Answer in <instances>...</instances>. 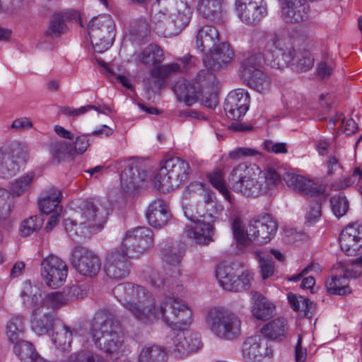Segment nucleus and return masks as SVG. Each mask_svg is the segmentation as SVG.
<instances>
[{
    "label": "nucleus",
    "instance_id": "38",
    "mask_svg": "<svg viewBox=\"0 0 362 362\" xmlns=\"http://www.w3.org/2000/svg\"><path fill=\"white\" fill-rule=\"evenodd\" d=\"M165 58L163 49L156 44L148 45L136 56V59L141 64L149 66H158Z\"/></svg>",
    "mask_w": 362,
    "mask_h": 362
},
{
    "label": "nucleus",
    "instance_id": "40",
    "mask_svg": "<svg viewBox=\"0 0 362 362\" xmlns=\"http://www.w3.org/2000/svg\"><path fill=\"white\" fill-rule=\"evenodd\" d=\"M167 354L164 348L153 344L144 346L138 356V362H166Z\"/></svg>",
    "mask_w": 362,
    "mask_h": 362
},
{
    "label": "nucleus",
    "instance_id": "17",
    "mask_svg": "<svg viewBox=\"0 0 362 362\" xmlns=\"http://www.w3.org/2000/svg\"><path fill=\"white\" fill-rule=\"evenodd\" d=\"M70 261L72 266L82 276L94 277L100 270L98 256L87 247L76 246L71 250Z\"/></svg>",
    "mask_w": 362,
    "mask_h": 362
},
{
    "label": "nucleus",
    "instance_id": "53",
    "mask_svg": "<svg viewBox=\"0 0 362 362\" xmlns=\"http://www.w3.org/2000/svg\"><path fill=\"white\" fill-rule=\"evenodd\" d=\"M254 255L258 259L262 278L265 279L272 276L274 274V265L270 257L260 250H255Z\"/></svg>",
    "mask_w": 362,
    "mask_h": 362
},
{
    "label": "nucleus",
    "instance_id": "48",
    "mask_svg": "<svg viewBox=\"0 0 362 362\" xmlns=\"http://www.w3.org/2000/svg\"><path fill=\"white\" fill-rule=\"evenodd\" d=\"M13 344L15 354L23 362H28L36 351L33 345L24 339Z\"/></svg>",
    "mask_w": 362,
    "mask_h": 362
},
{
    "label": "nucleus",
    "instance_id": "50",
    "mask_svg": "<svg viewBox=\"0 0 362 362\" xmlns=\"http://www.w3.org/2000/svg\"><path fill=\"white\" fill-rule=\"evenodd\" d=\"M209 179L211 185L221 193L226 200L230 202V194L226 186L223 173L221 170H216L209 175Z\"/></svg>",
    "mask_w": 362,
    "mask_h": 362
},
{
    "label": "nucleus",
    "instance_id": "49",
    "mask_svg": "<svg viewBox=\"0 0 362 362\" xmlns=\"http://www.w3.org/2000/svg\"><path fill=\"white\" fill-rule=\"evenodd\" d=\"M181 65L177 62L170 63L153 67L151 71L153 78L161 79L174 73H181Z\"/></svg>",
    "mask_w": 362,
    "mask_h": 362
},
{
    "label": "nucleus",
    "instance_id": "9",
    "mask_svg": "<svg viewBox=\"0 0 362 362\" xmlns=\"http://www.w3.org/2000/svg\"><path fill=\"white\" fill-rule=\"evenodd\" d=\"M206 323L216 337L231 340L241 334V321L234 313L224 308L210 309L206 317Z\"/></svg>",
    "mask_w": 362,
    "mask_h": 362
},
{
    "label": "nucleus",
    "instance_id": "12",
    "mask_svg": "<svg viewBox=\"0 0 362 362\" xmlns=\"http://www.w3.org/2000/svg\"><path fill=\"white\" fill-rule=\"evenodd\" d=\"M88 35L94 50L102 53L108 49L115 40V23L109 15L93 18L88 24Z\"/></svg>",
    "mask_w": 362,
    "mask_h": 362
},
{
    "label": "nucleus",
    "instance_id": "10",
    "mask_svg": "<svg viewBox=\"0 0 362 362\" xmlns=\"http://www.w3.org/2000/svg\"><path fill=\"white\" fill-rule=\"evenodd\" d=\"M25 144L13 141L0 148V177L10 178L16 175L28 160Z\"/></svg>",
    "mask_w": 362,
    "mask_h": 362
},
{
    "label": "nucleus",
    "instance_id": "19",
    "mask_svg": "<svg viewBox=\"0 0 362 362\" xmlns=\"http://www.w3.org/2000/svg\"><path fill=\"white\" fill-rule=\"evenodd\" d=\"M216 276L223 289L235 292L247 289L253 280L252 274L248 271L242 272L240 276H237L234 274L232 267L223 264L218 266Z\"/></svg>",
    "mask_w": 362,
    "mask_h": 362
},
{
    "label": "nucleus",
    "instance_id": "5",
    "mask_svg": "<svg viewBox=\"0 0 362 362\" xmlns=\"http://www.w3.org/2000/svg\"><path fill=\"white\" fill-rule=\"evenodd\" d=\"M90 334L95 347L107 356L113 358L124 353L125 348L119 323L108 311L102 310L95 314Z\"/></svg>",
    "mask_w": 362,
    "mask_h": 362
},
{
    "label": "nucleus",
    "instance_id": "61",
    "mask_svg": "<svg viewBox=\"0 0 362 362\" xmlns=\"http://www.w3.org/2000/svg\"><path fill=\"white\" fill-rule=\"evenodd\" d=\"M191 198H193L192 194L187 197V199H185L184 196L182 197V209L185 217L194 222L198 219L197 217L198 211L194 202L196 199H194L193 202H189Z\"/></svg>",
    "mask_w": 362,
    "mask_h": 362
},
{
    "label": "nucleus",
    "instance_id": "58",
    "mask_svg": "<svg viewBox=\"0 0 362 362\" xmlns=\"http://www.w3.org/2000/svg\"><path fill=\"white\" fill-rule=\"evenodd\" d=\"M193 199H197V196L199 195L204 197L205 202H209L210 200V194L204 188V185L199 182H194L189 185L184 192V197L192 195Z\"/></svg>",
    "mask_w": 362,
    "mask_h": 362
},
{
    "label": "nucleus",
    "instance_id": "62",
    "mask_svg": "<svg viewBox=\"0 0 362 362\" xmlns=\"http://www.w3.org/2000/svg\"><path fill=\"white\" fill-rule=\"evenodd\" d=\"M343 115H337L338 118L334 119H330V122H332L334 125L336 124L337 121H341L340 127L344 129V132L347 135H351L354 134L357 130V124L356 122L351 117L346 118L341 117Z\"/></svg>",
    "mask_w": 362,
    "mask_h": 362
},
{
    "label": "nucleus",
    "instance_id": "8",
    "mask_svg": "<svg viewBox=\"0 0 362 362\" xmlns=\"http://www.w3.org/2000/svg\"><path fill=\"white\" fill-rule=\"evenodd\" d=\"M191 173L189 163L179 157H170L160 163V168L154 178V186L165 193L184 184Z\"/></svg>",
    "mask_w": 362,
    "mask_h": 362
},
{
    "label": "nucleus",
    "instance_id": "25",
    "mask_svg": "<svg viewBox=\"0 0 362 362\" xmlns=\"http://www.w3.org/2000/svg\"><path fill=\"white\" fill-rule=\"evenodd\" d=\"M309 6L305 0H283L282 18L286 23H299L308 17Z\"/></svg>",
    "mask_w": 362,
    "mask_h": 362
},
{
    "label": "nucleus",
    "instance_id": "21",
    "mask_svg": "<svg viewBox=\"0 0 362 362\" xmlns=\"http://www.w3.org/2000/svg\"><path fill=\"white\" fill-rule=\"evenodd\" d=\"M129 255L124 250L112 249L107 253L104 270L113 279H122L129 273Z\"/></svg>",
    "mask_w": 362,
    "mask_h": 362
},
{
    "label": "nucleus",
    "instance_id": "24",
    "mask_svg": "<svg viewBox=\"0 0 362 362\" xmlns=\"http://www.w3.org/2000/svg\"><path fill=\"white\" fill-rule=\"evenodd\" d=\"M194 226H186V235L200 245H208L214 242L215 228L214 221H206L205 219H197Z\"/></svg>",
    "mask_w": 362,
    "mask_h": 362
},
{
    "label": "nucleus",
    "instance_id": "22",
    "mask_svg": "<svg viewBox=\"0 0 362 362\" xmlns=\"http://www.w3.org/2000/svg\"><path fill=\"white\" fill-rule=\"evenodd\" d=\"M242 354L247 362L261 361L265 357H270L273 350L267 339L260 335L247 338L243 344Z\"/></svg>",
    "mask_w": 362,
    "mask_h": 362
},
{
    "label": "nucleus",
    "instance_id": "4",
    "mask_svg": "<svg viewBox=\"0 0 362 362\" xmlns=\"http://www.w3.org/2000/svg\"><path fill=\"white\" fill-rule=\"evenodd\" d=\"M110 212L108 202L97 198L86 199L80 206L76 218L64 221L65 230L71 238L98 233L104 228Z\"/></svg>",
    "mask_w": 362,
    "mask_h": 362
},
{
    "label": "nucleus",
    "instance_id": "28",
    "mask_svg": "<svg viewBox=\"0 0 362 362\" xmlns=\"http://www.w3.org/2000/svg\"><path fill=\"white\" fill-rule=\"evenodd\" d=\"M122 166L124 167L121 174V187L127 193L133 192L139 183L144 180L137 165L132 161H123Z\"/></svg>",
    "mask_w": 362,
    "mask_h": 362
},
{
    "label": "nucleus",
    "instance_id": "56",
    "mask_svg": "<svg viewBox=\"0 0 362 362\" xmlns=\"http://www.w3.org/2000/svg\"><path fill=\"white\" fill-rule=\"evenodd\" d=\"M66 30L64 21V17L61 14L53 16L49 25L46 30V35L52 37H57L61 35Z\"/></svg>",
    "mask_w": 362,
    "mask_h": 362
},
{
    "label": "nucleus",
    "instance_id": "15",
    "mask_svg": "<svg viewBox=\"0 0 362 362\" xmlns=\"http://www.w3.org/2000/svg\"><path fill=\"white\" fill-rule=\"evenodd\" d=\"M339 266L343 274L334 275L325 281V287L329 294L346 295L351 290L349 286V279H356L362 274V256L356 259L349 267H344L341 263Z\"/></svg>",
    "mask_w": 362,
    "mask_h": 362
},
{
    "label": "nucleus",
    "instance_id": "33",
    "mask_svg": "<svg viewBox=\"0 0 362 362\" xmlns=\"http://www.w3.org/2000/svg\"><path fill=\"white\" fill-rule=\"evenodd\" d=\"M197 11L206 20L219 21L225 13L223 0H198Z\"/></svg>",
    "mask_w": 362,
    "mask_h": 362
},
{
    "label": "nucleus",
    "instance_id": "44",
    "mask_svg": "<svg viewBox=\"0 0 362 362\" xmlns=\"http://www.w3.org/2000/svg\"><path fill=\"white\" fill-rule=\"evenodd\" d=\"M149 33L147 21L145 19H139L131 24L129 37L133 42H141L148 37Z\"/></svg>",
    "mask_w": 362,
    "mask_h": 362
},
{
    "label": "nucleus",
    "instance_id": "3",
    "mask_svg": "<svg viewBox=\"0 0 362 362\" xmlns=\"http://www.w3.org/2000/svg\"><path fill=\"white\" fill-rule=\"evenodd\" d=\"M259 38L263 44L264 63L272 68L282 69L291 65L296 71L310 70L314 58L308 50L296 52L291 40L279 33H261Z\"/></svg>",
    "mask_w": 362,
    "mask_h": 362
},
{
    "label": "nucleus",
    "instance_id": "2",
    "mask_svg": "<svg viewBox=\"0 0 362 362\" xmlns=\"http://www.w3.org/2000/svg\"><path fill=\"white\" fill-rule=\"evenodd\" d=\"M281 181V175L273 168L262 170L255 163H241L228 175L230 188L247 198L271 194Z\"/></svg>",
    "mask_w": 362,
    "mask_h": 362
},
{
    "label": "nucleus",
    "instance_id": "29",
    "mask_svg": "<svg viewBox=\"0 0 362 362\" xmlns=\"http://www.w3.org/2000/svg\"><path fill=\"white\" fill-rule=\"evenodd\" d=\"M214 48V51L210 54L203 58L206 67L213 69H220L233 58V52L228 44L223 42L218 45H216Z\"/></svg>",
    "mask_w": 362,
    "mask_h": 362
},
{
    "label": "nucleus",
    "instance_id": "52",
    "mask_svg": "<svg viewBox=\"0 0 362 362\" xmlns=\"http://www.w3.org/2000/svg\"><path fill=\"white\" fill-rule=\"evenodd\" d=\"M330 204L333 214L337 218H341L348 211L349 202L346 197L341 194L332 197Z\"/></svg>",
    "mask_w": 362,
    "mask_h": 362
},
{
    "label": "nucleus",
    "instance_id": "6",
    "mask_svg": "<svg viewBox=\"0 0 362 362\" xmlns=\"http://www.w3.org/2000/svg\"><path fill=\"white\" fill-rule=\"evenodd\" d=\"M192 8L181 0H168L163 10L155 13L151 18L155 29L164 35L180 33L190 22Z\"/></svg>",
    "mask_w": 362,
    "mask_h": 362
},
{
    "label": "nucleus",
    "instance_id": "7",
    "mask_svg": "<svg viewBox=\"0 0 362 362\" xmlns=\"http://www.w3.org/2000/svg\"><path fill=\"white\" fill-rule=\"evenodd\" d=\"M233 236L239 247H244L254 243L264 245L269 243L277 230L276 222L269 216L250 222L246 228L238 218H235L232 224Z\"/></svg>",
    "mask_w": 362,
    "mask_h": 362
},
{
    "label": "nucleus",
    "instance_id": "18",
    "mask_svg": "<svg viewBox=\"0 0 362 362\" xmlns=\"http://www.w3.org/2000/svg\"><path fill=\"white\" fill-rule=\"evenodd\" d=\"M68 269L66 263L57 256L49 255L41 262V275L50 288L61 286L66 281Z\"/></svg>",
    "mask_w": 362,
    "mask_h": 362
},
{
    "label": "nucleus",
    "instance_id": "34",
    "mask_svg": "<svg viewBox=\"0 0 362 362\" xmlns=\"http://www.w3.org/2000/svg\"><path fill=\"white\" fill-rule=\"evenodd\" d=\"M219 33L215 27L205 25L199 29L196 36V45L202 52L211 50L219 42Z\"/></svg>",
    "mask_w": 362,
    "mask_h": 362
},
{
    "label": "nucleus",
    "instance_id": "42",
    "mask_svg": "<svg viewBox=\"0 0 362 362\" xmlns=\"http://www.w3.org/2000/svg\"><path fill=\"white\" fill-rule=\"evenodd\" d=\"M25 330V319L21 316L12 317L6 325V335L8 341L15 344L23 340Z\"/></svg>",
    "mask_w": 362,
    "mask_h": 362
},
{
    "label": "nucleus",
    "instance_id": "30",
    "mask_svg": "<svg viewBox=\"0 0 362 362\" xmlns=\"http://www.w3.org/2000/svg\"><path fill=\"white\" fill-rule=\"evenodd\" d=\"M198 83L204 89H211L209 96H204L202 99L203 105L209 110H214L218 103V83L216 76L209 71H201L197 75Z\"/></svg>",
    "mask_w": 362,
    "mask_h": 362
},
{
    "label": "nucleus",
    "instance_id": "51",
    "mask_svg": "<svg viewBox=\"0 0 362 362\" xmlns=\"http://www.w3.org/2000/svg\"><path fill=\"white\" fill-rule=\"evenodd\" d=\"M51 111L56 112L57 113H85L89 111H96L99 113H105V112H111V109L108 106H103V107H99L94 105H86L81 107L78 109H72L69 107H53Z\"/></svg>",
    "mask_w": 362,
    "mask_h": 362
},
{
    "label": "nucleus",
    "instance_id": "1",
    "mask_svg": "<svg viewBox=\"0 0 362 362\" xmlns=\"http://www.w3.org/2000/svg\"><path fill=\"white\" fill-rule=\"evenodd\" d=\"M113 293L122 306L136 320L152 325L160 318L168 326L178 328L192 323V313L181 300L165 297L160 304L144 287L127 282L113 288Z\"/></svg>",
    "mask_w": 362,
    "mask_h": 362
},
{
    "label": "nucleus",
    "instance_id": "26",
    "mask_svg": "<svg viewBox=\"0 0 362 362\" xmlns=\"http://www.w3.org/2000/svg\"><path fill=\"white\" fill-rule=\"evenodd\" d=\"M283 180L288 187L305 194L315 196L323 192L320 185L293 173H285L283 175Z\"/></svg>",
    "mask_w": 362,
    "mask_h": 362
},
{
    "label": "nucleus",
    "instance_id": "23",
    "mask_svg": "<svg viewBox=\"0 0 362 362\" xmlns=\"http://www.w3.org/2000/svg\"><path fill=\"white\" fill-rule=\"evenodd\" d=\"M339 244L347 255H355L362 249V225L353 223L344 228L339 236Z\"/></svg>",
    "mask_w": 362,
    "mask_h": 362
},
{
    "label": "nucleus",
    "instance_id": "13",
    "mask_svg": "<svg viewBox=\"0 0 362 362\" xmlns=\"http://www.w3.org/2000/svg\"><path fill=\"white\" fill-rule=\"evenodd\" d=\"M21 295L26 306L39 305L42 309L45 306L58 308L69 301L67 295L58 291L50 293L43 298L39 288L33 286L30 281L25 282Z\"/></svg>",
    "mask_w": 362,
    "mask_h": 362
},
{
    "label": "nucleus",
    "instance_id": "16",
    "mask_svg": "<svg viewBox=\"0 0 362 362\" xmlns=\"http://www.w3.org/2000/svg\"><path fill=\"white\" fill-rule=\"evenodd\" d=\"M153 245L152 230L146 227H138L128 230L122 242V249L129 257L143 254Z\"/></svg>",
    "mask_w": 362,
    "mask_h": 362
},
{
    "label": "nucleus",
    "instance_id": "60",
    "mask_svg": "<svg viewBox=\"0 0 362 362\" xmlns=\"http://www.w3.org/2000/svg\"><path fill=\"white\" fill-rule=\"evenodd\" d=\"M11 212L10 194L0 187V221L6 219Z\"/></svg>",
    "mask_w": 362,
    "mask_h": 362
},
{
    "label": "nucleus",
    "instance_id": "47",
    "mask_svg": "<svg viewBox=\"0 0 362 362\" xmlns=\"http://www.w3.org/2000/svg\"><path fill=\"white\" fill-rule=\"evenodd\" d=\"M177 274L178 272L175 271L170 277L164 278L160 273L154 271L149 276V282L153 286L158 288L166 287L167 290H169L173 288V285L175 284V279Z\"/></svg>",
    "mask_w": 362,
    "mask_h": 362
},
{
    "label": "nucleus",
    "instance_id": "45",
    "mask_svg": "<svg viewBox=\"0 0 362 362\" xmlns=\"http://www.w3.org/2000/svg\"><path fill=\"white\" fill-rule=\"evenodd\" d=\"M288 300L295 311H303L306 317H312L313 304L308 298L289 293Z\"/></svg>",
    "mask_w": 362,
    "mask_h": 362
},
{
    "label": "nucleus",
    "instance_id": "63",
    "mask_svg": "<svg viewBox=\"0 0 362 362\" xmlns=\"http://www.w3.org/2000/svg\"><path fill=\"white\" fill-rule=\"evenodd\" d=\"M162 252L164 260L169 264L176 265L181 262L182 253L177 247L164 249Z\"/></svg>",
    "mask_w": 362,
    "mask_h": 362
},
{
    "label": "nucleus",
    "instance_id": "43",
    "mask_svg": "<svg viewBox=\"0 0 362 362\" xmlns=\"http://www.w3.org/2000/svg\"><path fill=\"white\" fill-rule=\"evenodd\" d=\"M35 173L28 172L13 180L10 185V193L13 196L19 197L25 193L30 188L35 179Z\"/></svg>",
    "mask_w": 362,
    "mask_h": 362
},
{
    "label": "nucleus",
    "instance_id": "31",
    "mask_svg": "<svg viewBox=\"0 0 362 362\" xmlns=\"http://www.w3.org/2000/svg\"><path fill=\"white\" fill-rule=\"evenodd\" d=\"M171 215L166 203L161 199L153 202L148 206L146 218L149 224L160 228L167 224Z\"/></svg>",
    "mask_w": 362,
    "mask_h": 362
},
{
    "label": "nucleus",
    "instance_id": "41",
    "mask_svg": "<svg viewBox=\"0 0 362 362\" xmlns=\"http://www.w3.org/2000/svg\"><path fill=\"white\" fill-rule=\"evenodd\" d=\"M261 332L266 337L272 339H281L287 332L286 321L284 318H276L264 325Z\"/></svg>",
    "mask_w": 362,
    "mask_h": 362
},
{
    "label": "nucleus",
    "instance_id": "54",
    "mask_svg": "<svg viewBox=\"0 0 362 362\" xmlns=\"http://www.w3.org/2000/svg\"><path fill=\"white\" fill-rule=\"evenodd\" d=\"M50 148L52 153L59 160L63 159L66 156H74L73 145L66 141L52 143Z\"/></svg>",
    "mask_w": 362,
    "mask_h": 362
},
{
    "label": "nucleus",
    "instance_id": "14",
    "mask_svg": "<svg viewBox=\"0 0 362 362\" xmlns=\"http://www.w3.org/2000/svg\"><path fill=\"white\" fill-rule=\"evenodd\" d=\"M165 343L169 350L180 357L198 351L202 346L199 334L188 329L172 331L166 337Z\"/></svg>",
    "mask_w": 362,
    "mask_h": 362
},
{
    "label": "nucleus",
    "instance_id": "11",
    "mask_svg": "<svg viewBox=\"0 0 362 362\" xmlns=\"http://www.w3.org/2000/svg\"><path fill=\"white\" fill-rule=\"evenodd\" d=\"M263 49V46L259 45ZM263 57V52L251 54L242 63L240 75L247 85L259 93L267 91L270 87V78L260 70Z\"/></svg>",
    "mask_w": 362,
    "mask_h": 362
},
{
    "label": "nucleus",
    "instance_id": "32",
    "mask_svg": "<svg viewBox=\"0 0 362 362\" xmlns=\"http://www.w3.org/2000/svg\"><path fill=\"white\" fill-rule=\"evenodd\" d=\"M250 97L243 89L230 91L224 102L226 113H246L249 110Z\"/></svg>",
    "mask_w": 362,
    "mask_h": 362
},
{
    "label": "nucleus",
    "instance_id": "59",
    "mask_svg": "<svg viewBox=\"0 0 362 362\" xmlns=\"http://www.w3.org/2000/svg\"><path fill=\"white\" fill-rule=\"evenodd\" d=\"M322 215L321 204L319 201H312L309 204L308 208L305 214L306 222L311 225L320 219Z\"/></svg>",
    "mask_w": 362,
    "mask_h": 362
},
{
    "label": "nucleus",
    "instance_id": "55",
    "mask_svg": "<svg viewBox=\"0 0 362 362\" xmlns=\"http://www.w3.org/2000/svg\"><path fill=\"white\" fill-rule=\"evenodd\" d=\"M43 221L44 220L40 216H30L25 219L21 226V234L24 236H28L33 232L40 230L42 226Z\"/></svg>",
    "mask_w": 362,
    "mask_h": 362
},
{
    "label": "nucleus",
    "instance_id": "36",
    "mask_svg": "<svg viewBox=\"0 0 362 362\" xmlns=\"http://www.w3.org/2000/svg\"><path fill=\"white\" fill-rule=\"evenodd\" d=\"M74 332V329L66 326L63 322H57L54 328L52 341L58 349L62 351H68L71 346Z\"/></svg>",
    "mask_w": 362,
    "mask_h": 362
},
{
    "label": "nucleus",
    "instance_id": "64",
    "mask_svg": "<svg viewBox=\"0 0 362 362\" xmlns=\"http://www.w3.org/2000/svg\"><path fill=\"white\" fill-rule=\"evenodd\" d=\"M259 153L255 148L247 147L236 148L228 153V156L232 160H239L245 157L255 156Z\"/></svg>",
    "mask_w": 362,
    "mask_h": 362
},
{
    "label": "nucleus",
    "instance_id": "46",
    "mask_svg": "<svg viewBox=\"0 0 362 362\" xmlns=\"http://www.w3.org/2000/svg\"><path fill=\"white\" fill-rule=\"evenodd\" d=\"M355 183L362 185V170L360 168H356L350 177L336 180L332 184V189L341 190L354 185Z\"/></svg>",
    "mask_w": 362,
    "mask_h": 362
},
{
    "label": "nucleus",
    "instance_id": "57",
    "mask_svg": "<svg viewBox=\"0 0 362 362\" xmlns=\"http://www.w3.org/2000/svg\"><path fill=\"white\" fill-rule=\"evenodd\" d=\"M70 362H107L100 354L90 351H82L70 356Z\"/></svg>",
    "mask_w": 362,
    "mask_h": 362
},
{
    "label": "nucleus",
    "instance_id": "35",
    "mask_svg": "<svg viewBox=\"0 0 362 362\" xmlns=\"http://www.w3.org/2000/svg\"><path fill=\"white\" fill-rule=\"evenodd\" d=\"M173 91L179 101H182L187 106H191L197 101V88L194 84L185 78L177 81Z\"/></svg>",
    "mask_w": 362,
    "mask_h": 362
},
{
    "label": "nucleus",
    "instance_id": "37",
    "mask_svg": "<svg viewBox=\"0 0 362 362\" xmlns=\"http://www.w3.org/2000/svg\"><path fill=\"white\" fill-rule=\"evenodd\" d=\"M62 198V192L54 187H49L45 195L40 199L39 206L41 211L44 214L61 211L62 208L59 206Z\"/></svg>",
    "mask_w": 362,
    "mask_h": 362
},
{
    "label": "nucleus",
    "instance_id": "39",
    "mask_svg": "<svg viewBox=\"0 0 362 362\" xmlns=\"http://www.w3.org/2000/svg\"><path fill=\"white\" fill-rule=\"evenodd\" d=\"M257 298L252 308V315L258 320H265L274 313L275 306L262 294L255 293Z\"/></svg>",
    "mask_w": 362,
    "mask_h": 362
},
{
    "label": "nucleus",
    "instance_id": "20",
    "mask_svg": "<svg viewBox=\"0 0 362 362\" xmlns=\"http://www.w3.org/2000/svg\"><path fill=\"white\" fill-rule=\"evenodd\" d=\"M235 6L238 18L246 25H256L267 15L264 0H235Z\"/></svg>",
    "mask_w": 362,
    "mask_h": 362
},
{
    "label": "nucleus",
    "instance_id": "27",
    "mask_svg": "<svg viewBox=\"0 0 362 362\" xmlns=\"http://www.w3.org/2000/svg\"><path fill=\"white\" fill-rule=\"evenodd\" d=\"M33 308L31 317V328L37 335L46 334L54 328L55 315L53 312L43 313L39 305Z\"/></svg>",
    "mask_w": 362,
    "mask_h": 362
}]
</instances>
